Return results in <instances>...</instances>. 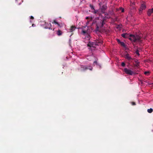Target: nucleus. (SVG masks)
<instances>
[{
	"label": "nucleus",
	"instance_id": "nucleus-1",
	"mask_svg": "<svg viewBox=\"0 0 153 153\" xmlns=\"http://www.w3.org/2000/svg\"><path fill=\"white\" fill-rule=\"evenodd\" d=\"M106 21V17H102L101 19H99L97 22H97L96 29L98 30L100 28L102 27L103 25L105 24Z\"/></svg>",
	"mask_w": 153,
	"mask_h": 153
},
{
	"label": "nucleus",
	"instance_id": "nucleus-2",
	"mask_svg": "<svg viewBox=\"0 0 153 153\" xmlns=\"http://www.w3.org/2000/svg\"><path fill=\"white\" fill-rule=\"evenodd\" d=\"M86 19L88 20L87 21L86 23V26L90 24V25H93L94 23H95V22L94 20L93 22L92 21L93 19L92 17H90L88 16L86 17Z\"/></svg>",
	"mask_w": 153,
	"mask_h": 153
},
{
	"label": "nucleus",
	"instance_id": "nucleus-3",
	"mask_svg": "<svg viewBox=\"0 0 153 153\" xmlns=\"http://www.w3.org/2000/svg\"><path fill=\"white\" fill-rule=\"evenodd\" d=\"M124 71L126 74H128L130 75H134L135 74L134 73L133 71L128 69L127 68H125L124 69Z\"/></svg>",
	"mask_w": 153,
	"mask_h": 153
},
{
	"label": "nucleus",
	"instance_id": "nucleus-4",
	"mask_svg": "<svg viewBox=\"0 0 153 153\" xmlns=\"http://www.w3.org/2000/svg\"><path fill=\"white\" fill-rule=\"evenodd\" d=\"M87 26H83L82 28V32L83 33V35H85L86 33H87L88 32V27H87Z\"/></svg>",
	"mask_w": 153,
	"mask_h": 153
},
{
	"label": "nucleus",
	"instance_id": "nucleus-5",
	"mask_svg": "<svg viewBox=\"0 0 153 153\" xmlns=\"http://www.w3.org/2000/svg\"><path fill=\"white\" fill-rule=\"evenodd\" d=\"M129 38L128 39L131 41H132L134 42H136V38L135 36L134 35L130 34L129 35Z\"/></svg>",
	"mask_w": 153,
	"mask_h": 153
},
{
	"label": "nucleus",
	"instance_id": "nucleus-6",
	"mask_svg": "<svg viewBox=\"0 0 153 153\" xmlns=\"http://www.w3.org/2000/svg\"><path fill=\"white\" fill-rule=\"evenodd\" d=\"M146 7V5L144 3L142 4L139 9V11H142L143 10H145Z\"/></svg>",
	"mask_w": 153,
	"mask_h": 153
},
{
	"label": "nucleus",
	"instance_id": "nucleus-7",
	"mask_svg": "<svg viewBox=\"0 0 153 153\" xmlns=\"http://www.w3.org/2000/svg\"><path fill=\"white\" fill-rule=\"evenodd\" d=\"M95 46L99 45L102 44V41L101 39L97 40L94 42Z\"/></svg>",
	"mask_w": 153,
	"mask_h": 153
},
{
	"label": "nucleus",
	"instance_id": "nucleus-8",
	"mask_svg": "<svg viewBox=\"0 0 153 153\" xmlns=\"http://www.w3.org/2000/svg\"><path fill=\"white\" fill-rule=\"evenodd\" d=\"M45 28L46 29H52L51 28L52 25L51 23H45Z\"/></svg>",
	"mask_w": 153,
	"mask_h": 153
},
{
	"label": "nucleus",
	"instance_id": "nucleus-9",
	"mask_svg": "<svg viewBox=\"0 0 153 153\" xmlns=\"http://www.w3.org/2000/svg\"><path fill=\"white\" fill-rule=\"evenodd\" d=\"M121 36L125 38H127L129 37V35L127 33H123L121 34Z\"/></svg>",
	"mask_w": 153,
	"mask_h": 153
},
{
	"label": "nucleus",
	"instance_id": "nucleus-10",
	"mask_svg": "<svg viewBox=\"0 0 153 153\" xmlns=\"http://www.w3.org/2000/svg\"><path fill=\"white\" fill-rule=\"evenodd\" d=\"M87 45L88 47H95V44L94 42H89Z\"/></svg>",
	"mask_w": 153,
	"mask_h": 153
},
{
	"label": "nucleus",
	"instance_id": "nucleus-11",
	"mask_svg": "<svg viewBox=\"0 0 153 153\" xmlns=\"http://www.w3.org/2000/svg\"><path fill=\"white\" fill-rule=\"evenodd\" d=\"M125 58L129 61H131L132 59L129 56V55L128 53H127L125 55Z\"/></svg>",
	"mask_w": 153,
	"mask_h": 153
},
{
	"label": "nucleus",
	"instance_id": "nucleus-12",
	"mask_svg": "<svg viewBox=\"0 0 153 153\" xmlns=\"http://www.w3.org/2000/svg\"><path fill=\"white\" fill-rule=\"evenodd\" d=\"M76 28V27L75 26H71L70 28L69 29V31L70 32H72Z\"/></svg>",
	"mask_w": 153,
	"mask_h": 153
},
{
	"label": "nucleus",
	"instance_id": "nucleus-13",
	"mask_svg": "<svg viewBox=\"0 0 153 153\" xmlns=\"http://www.w3.org/2000/svg\"><path fill=\"white\" fill-rule=\"evenodd\" d=\"M153 9H149L147 12V15L149 16H150L152 13H153Z\"/></svg>",
	"mask_w": 153,
	"mask_h": 153
},
{
	"label": "nucleus",
	"instance_id": "nucleus-14",
	"mask_svg": "<svg viewBox=\"0 0 153 153\" xmlns=\"http://www.w3.org/2000/svg\"><path fill=\"white\" fill-rule=\"evenodd\" d=\"M135 37L136 38V41H140V39L141 38L140 36H139L137 35L136 36H135Z\"/></svg>",
	"mask_w": 153,
	"mask_h": 153
},
{
	"label": "nucleus",
	"instance_id": "nucleus-15",
	"mask_svg": "<svg viewBox=\"0 0 153 153\" xmlns=\"http://www.w3.org/2000/svg\"><path fill=\"white\" fill-rule=\"evenodd\" d=\"M94 10V11H93L92 12L93 13L96 14H99V12L98 10H95L94 9V10Z\"/></svg>",
	"mask_w": 153,
	"mask_h": 153
},
{
	"label": "nucleus",
	"instance_id": "nucleus-16",
	"mask_svg": "<svg viewBox=\"0 0 153 153\" xmlns=\"http://www.w3.org/2000/svg\"><path fill=\"white\" fill-rule=\"evenodd\" d=\"M57 34L59 36H60L62 34V31L60 30H58L57 32Z\"/></svg>",
	"mask_w": 153,
	"mask_h": 153
},
{
	"label": "nucleus",
	"instance_id": "nucleus-17",
	"mask_svg": "<svg viewBox=\"0 0 153 153\" xmlns=\"http://www.w3.org/2000/svg\"><path fill=\"white\" fill-rule=\"evenodd\" d=\"M86 70L89 69L90 70H92L93 68L91 66H86Z\"/></svg>",
	"mask_w": 153,
	"mask_h": 153
},
{
	"label": "nucleus",
	"instance_id": "nucleus-18",
	"mask_svg": "<svg viewBox=\"0 0 153 153\" xmlns=\"http://www.w3.org/2000/svg\"><path fill=\"white\" fill-rule=\"evenodd\" d=\"M107 7L105 5H103L102 7V10H105L106 9Z\"/></svg>",
	"mask_w": 153,
	"mask_h": 153
},
{
	"label": "nucleus",
	"instance_id": "nucleus-19",
	"mask_svg": "<svg viewBox=\"0 0 153 153\" xmlns=\"http://www.w3.org/2000/svg\"><path fill=\"white\" fill-rule=\"evenodd\" d=\"M54 28L53 29L52 33L51 34H50L49 35V37H51L53 36H54V32H53V31H54Z\"/></svg>",
	"mask_w": 153,
	"mask_h": 153
},
{
	"label": "nucleus",
	"instance_id": "nucleus-20",
	"mask_svg": "<svg viewBox=\"0 0 153 153\" xmlns=\"http://www.w3.org/2000/svg\"><path fill=\"white\" fill-rule=\"evenodd\" d=\"M86 66L82 65L81 68H82L83 71H85L86 70Z\"/></svg>",
	"mask_w": 153,
	"mask_h": 153
},
{
	"label": "nucleus",
	"instance_id": "nucleus-21",
	"mask_svg": "<svg viewBox=\"0 0 153 153\" xmlns=\"http://www.w3.org/2000/svg\"><path fill=\"white\" fill-rule=\"evenodd\" d=\"M147 111L149 113H151L153 111V109L151 108H150L149 109H148L147 110Z\"/></svg>",
	"mask_w": 153,
	"mask_h": 153
},
{
	"label": "nucleus",
	"instance_id": "nucleus-22",
	"mask_svg": "<svg viewBox=\"0 0 153 153\" xmlns=\"http://www.w3.org/2000/svg\"><path fill=\"white\" fill-rule=\"evenodd\" d=\"M120 44L122 46L124 47L125 46V45L123 42H121Z\"/></svg>",
	"mask_w": 153,
	"mask_h": 153
},
{
	"label": "nucleus",
	"instance_id": "nucleus-23",
	"mask_svg": "<svg viewBox=\"0 0 153 153\" xmlns=\"http://www.w3.org/2000/svg\"><path fill=\"white\" fill-rule=\"evenodd\" d=\"M90 7H91V9L94 10V8L93 5L90 4Z\"/></svg>",
	"mask_w": 153,
	"mask_h": 153
},
{
	"label": "nucleus",
	"instance_id": "nucleus-24",
	"mask_svg": "<svg viewBox=\"0 0 153 153\" xmlns=\"http://www.w3.org/2000/svg\"><path fill=\"white\" fill-rule=\"evenodd\" d=\"M52 23L53 24L54 23L55 24H56L57 25L58 24V22H57L55 20H53V22H52Z\"/></svg>",
	"mask_w": 153,
	"mask_h": 153
},
{
	"label": "nucleus",
	"instance_id": "nucleus-25",
	"mask_svg": "<svg viewBox=\"0 0 153 153\" xmlns=\"http://www.w3.org/2000/svg\"><path fill=\"white\" fill-rule=\"evenodd\" d=\"M149 74V72L148 71H145L144 72V74L145 75H148Z\"/></svg>",
	"mask_w": 153,
	"mask_h": 153
},
{
	"label": "nucleus",
	"instance_id": "nucleus-26",
	"mask_svg": "<svg viewBox=\"0 0 153 153\" xmlns=\"http://www.w3.org/2000/svg\"><path fill=\"white\" fill-rule=\"evenodd\" d=\"M138 55V56L140 55V54L139 53V51L138 50H137L135 52Z\"/></svg>",
	"mask_w": 153,
	"mask_h": 153
},
{
	"label": "nucleus",
	"instance_id": "nucleus-27",
	"mask_svg": "<svg viewBox=\"0 0 153 153\" xmlns=\"http://www.w3.org/2000/svg\"><path fill=\"white\" fill-rule=\"evenodd\" d=\"M139 66V63H136L135 65V67H138Z\"/></svg>",
	"mask_w": 153,
	"mask_h": 153
},
{
	"label": "nucleus",
	"instance_id": "nucleus-28",
	"mask_svg": "<svg viewBox=\"0 0 153 153\" xmlns=\"http://www.w3.org/2000/svg\"><path fill=\"white\" fill-rule=\"evenodd\" d=\"M122 66L124 67L125 66V63L124 62H122L121 63Z\"/></svg>",
	"mask_w": 153,
	"mask_h": 153
},
{
	"label": "nucleus",
	"instance_id": "nucleus-29",
	"mask_svg": "<svg viewBox=\"0 0 153 153\" xmlns=\"http://www.w3.org/2000/svg\"><path fill=\"white\" fill-rule=\"evenodd\" d=\"M105 17H106V19H107V18H110V17H109H109H106V16L108 15V14L105 13Z\"/></svg>",
	"mask_w": 153,
	"mask_h": 153
},
{
	"label": "nucleus",
	"instance_id": "nucleus-30",
	"mask_svg": "<svg viewBox=\"0 0 153 153\" xmlns=\"http://www.w3.org/2000/svg\"><path fill=\"white\" fill-rule=\"evenodd\" d=\"M117 42H118L119 43H120V42H121L120 40L118 39H117Z\"/></svg>",
	"mask_w": 153,
	"mask_h": 153
},
{
	"label": "nucleus",
	"instance_id": "nucleus-31",
	"mask_svg": "<svg viewBox=\"0 0 153 153\" xmlns=\"http://www.w3.org/2000/svg\"><path fill=\"white\" fill-rule=\"evenodd\" d=\"M135 62L136 63H139L138 61V60L137 59H135L134 60Z\"/></svg>",
	"mask_w": 153,
	"mask_h": 153
},
{
	"label": "nucleus",
	"instance_id": "nucleus-32",
	"mask_svg": "<svg viewBox=\"0 0 153 153\" xmlns=\"http://www.w3.org/2000/svg\"><path fill=\"white\" fill-rule=\"evenodd\" d=\"M131 103L132 105H136L135 103L134 102H132Z\"/></svg>",
	"mask_w": 153,
	"mask_h": 153
},
{
	"label": "nucleus",
	"instance_id": "nucleus-33",
	"mask_svg": "<svg viewBox=\"0 0 153 153\" xmlns=\"http://www.w3.org/2000/svg\"><path fill=\"white\" fill-rule=\"evenodd\" d=\"M120 9L121 10V12H124V9H123L121 8H120Z\"/></svg>",
	"mask_w": 153,
	"mask_h": 153
},
{
	"label": "nucleus",
	"instance_id": "nucleus-34",
	"mask_svg": "<svg viewBox=\"0 0 153 153\" xmlns=\"http://www.w3.org/2000/svg\"><path fill=\"white\" fill-rule=\"evenodd\" d=\"M94 64H95L96 65H97V61H94Z\"/></svg>",
	"mask_w": 153,
	"mask_h": 153
},
{
	"label": "nucleus",
	"instance_id": "nucleus-35",
	"mask_svg": "<svg viewBox=\"0 0 153 153\" xmlns=\"http://www.w3.org/2000/svg\"><path fill=\"white\" fill-rule=\"evenodd\" d=\"M30 19H34V17L32 16H30Z\"/></svg>",
	"mask_w": 153,
	"mask_h": 153
},
{
	"label": "nucleus",
	"instance_id": "nucleus-36",
	"mask_svg": "<svg viewBox=\"0 0 153 153\" xmlns=\"http://www.w3.org/2000/svg\"><path fill=\"white\" fill-rule=\"evenodd\" d=\"M57 25H58V26L59 27H61V26L60 25L59 23H58V24Z\"/></svg>",
	"mask_w": 153,
	"mask_h": 153
},
{
	"label": "nucleus",
	"instance_id": "nucleus-37",
	"mask_svg": "<svg viewBox=\"0 0 153 153\" xmlns=\"http://www.w3.org/2000/svg\"><path fill=\"white\" fill-rule=\"evenodd\" d=\"M36 25H35L33 24L32 25V26L33 27H35V26Z\"/></svg>",
	"mask_w": 153,
	"mask_h": 153
},
{
	"label": "nucleus",
	"instance_id": "nucleus-38",
	"mask_svg": "<svg viewBox=\"0 0 153 153\" xmlns=\"http://www.w3.org/2000/svg\"><path fill=\"white\" fill-rule=\"evenodd\" d=\"M120 25H118V26L117 27V28H118V27Z\"/></svg>",
	"mask_w": 153,
	"mask_h": 153
},
{
	"label": "nucleus",
	"instance_id": "nucleus-39",
	"mask_svg": "<svg viewBox=\"0 0 153 153\" xmlns=\"http://www.w3.org/2000/svg\"><path fill=\"white\" fill-rule=\"evenodd\" d=\"M152 9H153V8H152Z\"/></svg>",
	"mask_w": 153,
	"mask_h": 153
}]
</instances>
